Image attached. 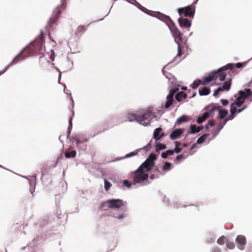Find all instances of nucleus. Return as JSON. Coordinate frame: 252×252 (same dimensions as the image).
Returning <instances> with one entry per match:
<instances>
[{
    "instance_id": "f257e3e1",
    "label": "nucleus",
    "mask_w": 252,
    "mask_h": 252,
    "mask_svg": "<svg viewBox=\"0 0 252 252\" xmlns=\"http://www.w3.org/2000/svg\"><path fill=\"white\" fill-rule=\"evenodd\" d=\"M44 42V35L42 31H41L40 37L23 49L22 51L14 58L9 65L16 63L18 62L24 60L30 56L37 54L43 55L42 57L43 58L45 56L44 54L46 52L45 47H43V44Z\"/></svg>"
},
{
    "instance_id": "f03ea898",
    "label": "nucleus",
    "mask_w": 252,
    "mask_h": 252,
    "mask_svg": "<svg viewBox=\"0 0 252 252\" xmlns=\"http://www.w3.org/2000/svg\"><path fill=\"white\" fill-rule=\"evenodd\" d=\"M65 7L66 2L64 0H63L62 4L57 6L53 11L52 16L50 18L48 21L47 25L46 26V29H47L48 31H50V29H52L53 26L56 24L61 11L65 9Z\"/></svg>"
},
{
    "instance_id": "7ed1b4c3",
    "label": "nucleus",
    "mask_w": 252,
    "mask_h": 252,
    "mask_svg": "<svg viewBox=\"0 0 252 252\" xmlns=\"http://www.w3.org/2000/svg\"><path fill=\"white\" fill-rule=\"evenodd\" d=\"M145 171L147 172L145 169V167L141 164L133 173V184L141 183L148 178L149 175L145 173Z\"/></svg>"
},
{
    "instance_id": "20e7f679",
    "label": "nucleus",
    "mask_w": 252,
    "mask_h": 252,
    "mask_svg": "<svg viewBox=\"0 0 252 252\" xmlns=\"http://www.w3.org/2000/svg\"><path fill=\"white\" fill-rule=\"evenodd\" d=\"M233 67V65L230 63L227 64L225 66H223L220 67L217 70L213 71L211 73H209L208 76L204 78L202 80V84L206 85L207 83L211 82L214 80H216L215 77L216 75L220 72L226 70L228 69H230L232 70Z\"/></svg>"
},
{
    "instance_id": "39448f33",
    "label": "nucleus",
    "mask_w": 252,
    "mask_h": 252,
    "mask_svg": "<svg viewBox=\"0 0 252 252\" xmlns=\"http://www.w3.org/2000/svg\"><path fill=\"white\" fill-rule=\"evenodd\" d=\"M177 11L180 16L183 14L185 17H192L194 15L195 7L193 5H189L188 6L178 8Z\"/></svg>"
},
{
    "instance_id": "423d86ee",
    "label": "nucleus",
    "mask_w": 252,
    "mask_h": 252,
    "mask_svg": "<svg viewBox=\"0 0 252 252\" xmlns=\"http://www.w3.org/2000/svg\"><path fill=\"white\" fill-rule=\"evenodd\" d=\"M152 116L151 111H146L141 115H139L138 123L144 126L149 125Z\"/></svg>"
},
{
    "instance_id": "0eeeda50",
    "label": "nucleus",
    "mask_w": 252,
    "mask_h": 252,
    "mask_svg": "<svg viewBox=\"0 0 252 252\" xmlns=\"http://www.w3.org/2000/svg\"><path fill=\"white\" fill-rule=\"evenodd\" d=\"M157 159V156L154 153L151 154L146 160L142 164L145 167L147 172L151 170L155 165V161Z\"/></svg>"
},
{
    "instance_id": "6e6552de",
    "label": "nucleus",
    "mask_w": 252,
    "mask_h": 252,
    "mask_svg": "<svg viewBox=\"0 0 252 252\" xmlns=\"http://www.w3.org/2000/svg\"><path fill=\"white\" fill-rule=\"evenodd\" d=\"M110 209H119L125 206V202L123 200L119 199H111L107 200L105 202Z\"/></svg>"
},
{
    "instance_id": "1a4fd4ad",
    "label": "nucleus",
    "mask_w": 252,
    "mask_h": 252,
    "mask_svg": "<svg viewBox=\"0 0 252 252\" xmlns=\"http://www.w3.org/2000/svg\"><path fill=\"white\" fill-rule=\"evenodd\" d=\"M172 26L173 28L170 27V29L173 33L175 41L178 44V45H179L180 44V42L182 40V33L176 27H175V25Z\"/></svg>"
},
{
    "instance_id": "9d476101",
    "label": "nucleus",
    "mask_w": 252,
    "mask_h": 252,
    "mask_svg": "<svg viewBox=\"0 0 252 252\" xmlns=\"http://www.w3.org/2000/svg\"><path fill=\"white\" fill-rule=\"evenodd\" d=\"M237 247L240 250H243L246 245V238L244 235H238L236 238Z\"/></svg>"
},
{
    "instance_id": "9b49d317",
    "label": "nucleus",
    "mask_w": 252,
    "mask_h": 252,
    "mask_svg": "<svg viewBox=\"0 0 252 252\" xmlns=\"http://www.w3.org/2000/svg\"><path fill=\"white\" fill-rule=\"evenodd\" d=\"M158 19L164 22L170 28L171 26H174V24L169 16L165 15L161 13L158 14Z\"/></svg>"
},
{
    "instance_id": "f8f14e48",
    "label": "nucleus",
    "mask_w": 252,
    "mask_h": 252,
    "mask_svg": "<svg viewBox=\"0 0 252 252\" xmlns=\"http://www.w3.org/2000/svg\"><path fill=\"white\" fill-rule=\"evenodd\" d=\"M233 65V67L232 70L230 69H228L226 70L220 71L219 72L216 76L215 79L217 80L218 79L219 80L222 81L224 80L226 78V76L227 73L230 74V71H232L233 68H234V64H232Z\"/></svg>"
},
{
    "instance_id": "ddd939ff",
    "label": "nucleus",
    "mask_w": 252,
    "mask_h": 252,
    "mask_svg": "<svg viewBox=\"0 0 252 252\" xmlns=\"http://www.w3.org/2000/svg\"><path fill=\"white\" fill-rule=\"evenodd\" d=\"M178 22L181 27L189 28L191 26V21L187 18L180 17L178 19Z\"/></svg>"
},
{
    "instance_id": "4468645a",
    "label": "nucleus",
    "mask_w": 252,
    "mask_h": 252,
    "mask_svg": "<svg viewBox=\"0 0 252 252\" xmlns=\"http://www.w3.org/2000/svg\"><path fill=\"white\" fill-rule=\"evenodd\" d=\"M183 132L181 129H175L171 132L170 135V137L172 140L176 139L182 134Z\"/></svg>"
},
{
    "instance_id": "2eb2a0df",
    "label": "nucleus",
    "mask_w": 252,
    "mask_h": 252,
    "mask_svg": "<svg viewBox=\"0 0 252 252\" xmlns=\"http://www.w3.org/2000/svg\"><path fill=\"white\" fill-rule=\"evenodd\" d=\"M126 118L129 122L136 121L138 123L139 115L136 114L129 113L127 115Z\"/></svg>"
},
{
    "instance_id": "dca6fc26",
    "label": "nucleus",
    "mask_w": 252,
    "mask_h": 252,
    "mask_svg": "<svg viewBox=\"0 0 252 252\" xmlns=\"http://www.w3.org/2000/svg\"><path fill=\"white\" fill-rule=\"evenodd\" d=\"M187 97V94L183 91H181V92L178 93L175 96V99L178 101H179V102L181 101V100L183 98H186Z\"/></svg>"
},
{
    "instance_id": "f3484780",
    "label": "nucleus",
    "mask_w": 252,
    "mask_h": 252,
    "mask_svg": "<svg viewBox=\"0 0 252 252\" xmlns=\"http://www.w3.org/2000/svg\"><path fill=\"white\" fill-rule=\"evenodd\" d=\"M211 92L210 88L207 87H204L201 89L199 90V94L200 95H206L209 94Z\"/></svg>"
},
{
    "instance_id": "a211bd4d",
    "label": "nucleus",
    "mask_w": 252,
    "mask_h": 252,
    "mask_svg": "<svg viewBox=\"0 0 252 252\" xmlns=\"http://www.w3.org/2000/svg\"><path fill=\"white\" fill-rule=\"evenodd\" d=\"M209 116V113L205 112L204 113L202 116H200L197 119V123L199 124L202 123L204 122L207 118H208Z\"/></svg>"
},
{
    "instance_id": "6ab92c4d",
    "label": "nucleus",
    "mask_w": 252,
    "mask_h": 252,
    "mask_svg": "<svg viewBox=\"0 0 252 252\" xmlns=\"http://www.w3.org/2000/svg\"><path fill=\"white\" fill-rule=\"evenodd\" d=\"M162 130V128L161 127H158L156 128L154 132V136L153 138L156 140L158 141L160 139V137H159V135L160 132Z\"/></svg>"
},
{
    "instance_id": "aec40b11",
    "label": "nucleus",
    "mask_w": 252,
    "mask_h": 252,
    "mask_svg": "<svg viewBox=\"0 0 252 252\" xmlns=\"http://www.w3.org/2000/svg\"><path fill=\"white\" fill-rule=\"evenodd\" d=\"M231 85V79H229L228 81L225 82L222 85V88L225 91H228L230 90Z\"/></svg>"
},
{
    "instance_id": "412c9836",
    "label": "nucleus",
    "mask_w": 252,
    "mask_h": 252,
    "mask_svg": "<svg viewBox=\"0 0 252 252\" xmlns=\"http://www.w3.org/2000/svg\"><path fill=\"white\" fill-rule=\"evenodd\" d=\"M76 155V152L74 150H73L71 152H66L65 153V157L67 158H75Z\"/></svg>"
},
{
    "instance_id": "4be33fe9",
    "label": "nucleus",
    "mask_w": 252,
    "mask_h": 252,
    "mask_svg": "<svg viewBox=\"0 0 252 252\" xmlns=\"http://www.w3.org/2000/svg\"><path fill=\"white\" fill-rule=\"evenodd\" d=\"M209 134L208 133H205L203 134L201 136H200L197 140L196 144H201L207 138L208 136H209Z\"/></svg>"
},
{
    "instance_id": "5701e85b",
    "label": "nucleus",
    "mask_w": 252,
    "mask_h": 252,
    "mask_svg": "<svg viewBox=\"0 0 252 252\" xmlns=\"http://www.w3.org/2000/svg\"><path fill=\"white\" fill-rule=\"evenodd\" d=\"M188 120V117L185 115H183L177 119L176 123L178 125H180L184 122H187Z\"/></svg>"
},
{
    "instance_id": "b1692460",
    "label": "nucleus",
    "mask_w": 252,
    "mask_h": 252,
    "mask_svg": "<svg viewBox=\"0 0 252 252\" xmlns=\"http://www.w3.org/2000/svg\"><path fill=\"white\" fill-rule=\"evenodd\" d=\"M174 101V98H172L170 97H166V101L165 104V108H168L173 103Z\"/></svg>"
},
{
    "instance_id": "393cba45",
    "label": "nucleus",
    "mask_w": 252,
    "mask_h": 252,
    "mask_svg": "<svg viewBox=\"0 0 252 252\" xmlns=\"http://www.w3.org/2000/svg\"><path fill=\"white\" fill-rule=\"evenodd\" d=\"M174 153V151L172 150H169L166 151L165 152H163L161 154V157L163 158H166L169 155H172Z\"/></svg>"
},
{
    "instance_id": "a878e982",
    "label": "nucleus",
    "mask_w": 252,
    "mask_h": 252,
    "mask_svg": "<svg viewBox=\"0 0 252 252\" xmlns=\"http://www.w3.org/2000/svg\"><path fill=\"white\" fill-rule=\"evenodd\" d=\"M227 114L228 111L225 109H220L219 110V117L221 119H223Z\"/></svg>"
},
{
    "instance_id": "bb28decb",
    "label": "nucleus",
    "mask_w": 252,
    "mask_h": 252,
    "mask_svg": "<svg viewBox=\"0 0 252 252\" xmlns=\"http://www.w3.org/2000/svg\"><path fill=\"white\" fill-rule=\"evenodd\" d=\"M166 148V145L163 144L158 143L156 145V152L159 150H164Z\"/></svg>"
},
{
    "instance_id": "cd10ccee",
    "label": "nucleus",
    "mask_w": 252,
    "mask_h": 252,
    "mask_svg": "<svg viewBox=\"0 0 252 252\" xmlns=\"http://www.w3.org/2000/svg\"><path fill=\"white\" fill-rule=\"evenodd\" d=\"M200 84H202L201 80H197L193 82L191 86L193 89H196L199 86Z\"/></svg>"
},
{
    "instance_id": "c85d7f7f",
    "label": "nucleus",
    "mask_w": 252,
    "mask_h": 252,
    "mask_svg": "<svg viewBox=\"0 0 252 252\" xmlns=\"http://www.w3.org/2000/svg\"><path fill=\"white\" fill-rule=\"evenodd\" d=\"M235 104L232 103L231 105H230V113L232 115H235V114L237 112V108L235 106Z\"/></svg>"
},
{
    "instance_id": "c756f323",
    "label": "nucleus",
    "mask_w": 252,
    "mask_h": 252,
    "mask_svg": "<svg viewBox=\"0 0 252 252\" xmlns=\"http://www.w3.org/2000/svg\"><path fill=\"white\" fill-rule=\"evenodd\" d=\"M171 164L168 162H165L163 166V170L164 171H168L170 169Z\"/></svg>"
},
{
    "instance_id": "7c9ffc66",
    "label": "nucleus",
    "mask_w": 252,
    "mask_h": 252,
    "mask_svg": "<svg viewBox=\"0 0 252 252\" xmlns=\"http://www.w3.org/2000/svg\"><path fill=\"white\" fill-rule=\"evenodd\" d=\"M111 186H112L111 183H110L109 182H108V181H107L106 180H105V181H104L105 189L106 191H108L110 189V188H111Z\"/></svg>"
},
{
    "instance_id": "2f4dec72",
    "label": "nucleus",
    "mask_w": 252,
    "mask_h": 252,
    "mask_svg": "<svg viewBox=\"0 0 252 252\" xmlns=\"http://www.w3.org/2000/svg\"><path fill=\"white\" fill-rule=\"evenodd\" d=\"M245 100H242L241 98H239L238 97L237 98V100L235 103H234L237 107H240L241 105L244 103Z\"/></svg>"
},
{
    "instance_id": "473e14b6",
    "label": "nucleus",
    "mask_w": 252,
    "mask_h": 252,
    "mask_svg": "<svg viewBox=\"0 0 252 252\" xmlns=\"http://www.w3.org/2000/svg\"><path fill=\"white\" fill-rule=\"evenodd\" d=\"M239 98H241V99L245 100V98L247 97L246 95V93L243 91H240L239 92Z\"/></svg>"
},
{
    "instance_id": "72a5a7b5",
    "label": "nucleus",
    "mask_w": 252,
    "mask_h": 252,
    "mask_svg": "<svg viewBox=\"0 0 252 252\" xmlns=\"http://www.w3.org/2000/svg\"><path fill=\"white\" fill-rule=\"evenodd\" d=\"M225 238L224 236H220L217 240V243L220 245L224 244Z\"/></svg>"
},
{
    "instance_id": "f704fd0d",
    "label": "nucleus",
    "mask_w": 252,
    "mask_h": 252,
    "mask_svg": "<svg viewBox=\"0 0 252 252\" xmlns=\"http://www.w3.org/2000/svg\"><path fill=\"white\" fill-rule=\"evenodd\" d=\"M190 131H189V133L193 134L195 133H197V129H196V126L195 125H191L190 126Z\"/></svg>"
},
{
    "instance_id": "c9c22d12",
    "label": "nucleus",
    "mask_w": 252,
    "mask_h": 252,
    "mask_svg": "<svg viewBox=\"0 0 252 252\" xmlns=\"http://www.w3.org/2000/svg\"><path fill=\"white\" fill-rule=\"evenodd\" d=\"M226 245L229 249H233L235 247L234 243L232 242H227Z\"/></svg>"
},
{
    "instance_id": "e433bc0d",
    "label": "nucleus",
    "mask_w": 252,
    "mask_h": 252,
    "mask_svg": "<svg viewBox=\"0 0 252 252\" xmlns=\"http://www.w3.org/2000/svg\"><path fill=\"white\" fill-rule=\"evenodd\" d=\"M72 139H74L76 142L77 144H79L80 143H82L85 142H87L88 140L87 139L83 140L82 141H81L79 140L77 137L76 136L72 137Z\"/></svg>"
},
{
    "instance_id": "4c0bfd02",
    "label": "nucleus",
    "mask_w": 252,
    "mask_h": 252,
    "mask_svg": "<svg viewBox=\"0 0 252 252\" xmlns=\"http://www.w3.org/2000/svg\"><path fill=\"white\" fill-rule=\"evenodd\" d=\"M176 93V90H171L169 94L167 95V97H170L172 98H173V96Z\"/></svg>"
},
{
    "instance_id": "58836bf2",
    "label": "nucleus",
    "mask_w": 252,
    "mask_h": 252,
    "mask_svg": "<svg viewBox=\"0 0 252 252\" xmlns=\"http://www.w3.org/2000/svg\"><path fill=\"white\" fill-rule=\"evenodd\" d=\"M123 184L124 186L127 187V188H130L131 186V184L129 182V181L127 180H125L123 182Z\"/></svg>"
},
{
    "instance_id": "ea45409f",
    "label": "nucleus",
    "mask_w": 252,
    "mask_h": 252,
    "mask_svg": "<svg viewBox=\"0 0 252 252\" xmlns=\"http://www.w3.org/2000/svg\"><path fill=\"white\" fill-rule=\"evenodd\" d=\"M85 27L83 26H79L77 28V32H83L84 31Z\"/></svg>"
},
{
    "instance_id": "a19ab883",
    "label": "nucleus",
    "mask_w": 252,
    "mask_h": 252,
    "mask_svg": "<svg viewBox=\"0 0 252 252\" xmlns=\"http://www.w3.org/2000/svg\"><path fill=\"white\" fill-rule=\"evenodd\" d=\"M227 122H225V120L224 119V121H223V123L222 124H220L218 126V129L219 130H220L221 128H222V127H223V126L226 124Z\"/></svg>"
},
{
    "instance_id": "79ce46f5",
    "label": "nucleus",
    "mask_w": 252,
    "mask_h": 252,
    "mask_svg": "<svg viewBox=\"0 0 252 252\" xmlns=\"http://www.w3.org/2000/svg\"><path fill=\"white\" fill-rule=\"evenodd\" d=\"M244 92L246 93V95L247 96L251 95L252 94V92L250 89H246Z\"/></svg>"
},
{
    "instance_id": "37998d69",
    "label": "nucleus",
    "mask_w": 252,
    "mask_h": 252,
    "mask_svg": "<svg viewBox=\"0 0 252 252\" xmlns=\"http://www.w3.org/2000/svg\"><path fill=\"white\" fill-rule=\"evenodd\" d=\"M125 217V215L122 213L118 216H114V217L117 219H122Z\"/></svg>"
},
{
    "instance_id": "c03bdc74",
    "label": "nucleus",
    "mask_w": 252,
    "mask_h": 252,
    "mask_svg": "<svg viewBox=\"0 0 252 252\" xmlns=\"http://www.w3.org/2000/svg\"><path fill=\"white\" fill-rule=\"evenodd\" d=\"M235 115L231 114V116L225 119V122H227L229 120H232L235 117Z\"/></svg>"
},
{
    "instance_id": "a18cd8bd",
    "label": "nucleus",
    "mask_w": 252,
    "mask_h": 252,
    "mask_svg": "<svg viewBox=\"0 0 252 252\" xmlns=\"http://www.w3.org/2000/svg\"><path fill=\"white\" fill-rule=\"evenodd\" d=\"M184 158V155H178L177 157H176V160L177 161H180L181 160H182Z\"/></svg>"
},
{
    "instance_id": "49530a36",
    "label": "nucleus",
    "mask_w": 252,
    "mask_h": 252,
    "mask_svg": "<svg viewBox=\"0 0 252 252\" xmlns=\"http://www.w3.org/2000/svg\"><path fill=\"white\" fill-rule=\"evenodd\" d=\"M221 102L223 105H226L228 104V101L227 99H221Z\"/></svg>"
},
{
    "instance_id": "de8ad7c7",
    "label": "nucleus",
    "mask_w": 252,
    "mask_h": 252,
    "mask_svg": "<svg viewBox=\"0 0 252 252\" xmlns=\"http://www.w3.org/2000/svg\"><path fill=\"white\" fill-rule=\"evenodd\" d=\"M137 154V153H134V152H131L129 154H127L126 156V158H129V157H131L132 156H135L136 154Z\"/></svg>"
},
{
    "instance_id": "09e8293b",
    "label": "nucleus",
    "mask_w": 252,
    "mask_h": 252,
    "mask_svg": "<svg viewBox=\"0 0 252 252\" xmlns=\"http://www.w3.org/2000/svg\"><path fill=\"white\" fill-rule=\"evenodd\" d=\"M208 124L211 126H213L215 125V121L214 120H209L208 122Z\"/></svg>"
},
{
    "instance_id": "8fccbe9b",
    "label": "nucleus",
    "mask_w": 252,
    "mask_h": 252,
    "mask_svg": "<svg viewBox=\"0 0 252 252\" xmlns=\"http://www.w3.org/2000/svg\"><path fill=\"white\" fill-rule=\"evenodd\" d=\"M181 149L178 147L177 146H176V147L174 149V152H176V153H179L181 151Z\"/></svg>"
},
{
    "instance_id": "3c124183",
    "label": "nucleus",
    "mask_w": 252,
    "mask_h": 252,
    "mask_svg": "<svg viewBox=\"0 0 252 252\" xmlns=\"http://www.w3.org/2000/svg\"><path fill=\"white\" fill-rule=\"evenodd\" d=\"M213 252H220V250L218 247L214 248L212 251Z\"/></svg>"
},
{
    "instance_id": "603ef678",
    "label": "nucleus",
    "mask_w": 252,
    "mask_h": 252,
    "mask_svg": "<svg viewBox=\"0 0 252 252\" xmlns=\"http://www.w3.org/2000/svg\"><path fill=\"white\" fill-rule=\"evenodd\" d=\"M182 53H181V45L180 44L178 45V53L177 55L179 56H181Z\"/></svg>"
},
{
    "instance_id": "864d4df0",
    "label": "nucleus",
    "mask_w": 252,
    "mask_h": 252,
    "mask_svg": "<svg viewBox=\"0 0 252 252\" xmlns=\"http://www.w3.org/2000/svg\"><path fill=\"white\" fill-rule=\"evenodd\" d=\"M220 106H218V105H214L213 106H212V108L214 109V110H219L220 109Z\"/></svg>"
},
{
    "instance_id": "5fc2aeb1",
    "label": "nucleus",
    "mask_w": 252,
    "mask_h": 252,
    "mask_svg": "<svg viewBox=\"0 0 252 252\" xmlns=\"http://www.w3.org/2000/svg\"><path fill=\"white\" fill-rule=\"evenodd\" d=\"M151 142L150 141L145 147H144V149L146 150H148V149H149L151 146Z\"/></svg>"
},
{
    "instance_id": "6e6d98bb",
    "label": "nucleus",
    "mask_w": 252,
    "mask_h": 252,
    "mask_svg": "<svg viewBox=\"0 0 252 252\" xmlns=\"http://www.w3.org/2000/svg\"><path fill=\"white\" fill-rule=\"evenodd\" d=\"M246 108V106H244L243 108L237 109V112L238 113H241L242 111H243Z\"/></svg>"
},
{
    "instance_id": "4d7b16f0",
    "label": "nucleus",
    "mask_w": 252,
    "mask_h": 252,
    "mask_svg": "<svg viewBox=\"0 0 252 252\" xmlns=\"http://www.w3.org/2000/svg\"><path fill=\"white\" fill-rule=\"evenodd\" d=\"M69 126H68V129H69L70 128L72 127V118H70L69 119Z\"/></svg>"
},
{
    "instance_id": "13d9d810",
    "label": "nucleus",
    "mask_w": 252,
    "mask_h": 252,
    "mask_svg": "<svg viewBox=\"0 0 252 252\" xmlns=\"http://www.w3.org/2000/svg\"><path fill=\"white\" fill-rule=\"evenodd\" d=\"M202 128H203L202 126L196 127V129H197L196 132H199L200 131H201L202 129Z\"/></svg>"
},
{
    "instance_id": "bf43d9fd",
    "label": "nucleus",
    "mask_w": 252,
    "mask_h": 252,
    "mask_svg": "<svg viewBox=\"0 0 252 252\" xmlns=\"http://www.w3.org/2000/svg\"><path fill=\"white\" fill-rule=\"evenodd\" d=\"M202 128H203L202 126L196 127V129H197L196 132H199L200 131H201L202 129Z\"/></svg>"
},
{
    "instance_id": "052dcab7",
    "label": "nucleus",
    "mask_w": 252,
    "mask_h": 252,
    "mask_svg": "<svg viewBox=\"0 0 252 252\" xmlns=\"http://www.w3.org/2000/svg\"><path fill=\"white\" fill-rule=\"evenodd\" d=\"M236 66L237 68H240L242 66V64L241 63H237L236 64Z\"/></svg>"
},
{
    "instance_id": "680f3d73",
    "label": "nucleus",
    "mask_w": 252,
    "mask_h": 252,
    "mask_svg": "<svg viewBox=\"0 0 252 252\" xmlns=\"http://www.w3.org/2000/svg\"><path fill=\"white\" fill-rule=\"evenodd\" d=\"M219 92L218 91V90H216L214 92V94H213V95L214 96H216L217 95H218V94H219Z\"/></svg>"
},
{
    "instance_id": "e2e57ef3",
    "label": "nucleus",
    "mask_w": 252,
    "mask_h": 252,
    "mask_svg": "<svg viewBox=\"0 0 252 252\" xmlns=\"http://www.w3.org/2000/svg\"><path fill=\"white\" fill-rule=\"evenodd\" d=\"M196 143H194V144H193L191 146V147H190V150H192L194 149L196 147Z\"/></svg>"
},
{
    "instance_id": "0e129e2a",
    "label": "nucleus",
    "mask_w": 252,
    "mask_h": 252,
    "mask_svg": "<svg viewBox=\"0 0 252 252\" xmlns=\"http://www.w3.org/2000/svg\"><path fill=\"white\" fill-rule=\"evenodd\" d=\"M218 91L220 92H222L223 91H225L224 90H223V89L222 88V87H219L218 89H217Z\"/></svg>"
},
{
    "instance_id": "69168bd1",
    "label": "nucleus",
    "mask_w": 252,
    "mask_h": 252,
    "mask_svg": "<svg viewBox=\"0 0 252 252\" xmlns=\"http://www.w3.org/2000/svg\"><path fill=\"white\" fill-rule=\"evenodd\" d=\"M214 109H213L212 108L209 110V112H208V113H209V115L211 114H212L213 112H214Z\"/></svg>"
},
{
    "instance_id": "338daca9",
    "label": "nucleus",
    "mask_w": 252,
    "mask_h": 252,
    "mask_svg": "<svg viewBox=\"0 0 252 252\" xmlns=\"http://www.w3.org/2000/svg\"><path fill=\"white\" fill-rule=\"evenodd\" d=\"M10 65L9 64L8 65H7L6 68L4 69V70H3L2 72H0V75L3 73L7 69V67L9 66Z\"/></svg>"
},
{
    "instance_id": "774afa93",
    "label": "nucleus",
    "mask_w": 252,
    "mask_h": 252,
    "mask_svg": "<svg viewBox=\"0 0 252 252\" xmlns=\"http://www.w3.org/2000/svg\"><path fill=\"white\" fill-rule=\"evenodd\" d=\"M150 178L151 179H154L155 178V175L152 174L150 176Z\"/></svg>"
}]
</instances>
